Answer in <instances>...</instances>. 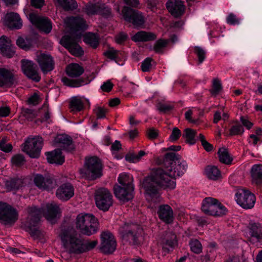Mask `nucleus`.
<instances>
[{
    "instance_id": "774afa93",
    "label": "nucleus",
    "mask_w": 262,
    "mask_h": 262,
    "mask_svg": "<svg viewBox=\"0 0 262 262\" xmlns=\"http://www.w3.org/2000/svg\"><path fill=\"white\" fill-rule=\"evenodd\" d=\"M113 86V84L110 81H107L101 85V88L103 91L108 92L112 90Z\"/></svg>"
},
{
    "instance_id": "2eb2a0df",
    "label": "nucleus",
    "mask_w": 262,
    "mask_h": 262,
    "mask_svg": "<svg viewBox=\"0 0 262 262\" xmlns=\"http://www.w3.org/2000/svg\"><path fill=\"white\" fill-rule=\"evenodd\" d=\"M29 19L32 24L46 33H50L52 29L51 22L47 17L31 13L29 15Z\"/></svg>"
},
{
    "instance_id": "9d476101",
    "label": "nucleus",
    "mask_w": 262,
    "mask_h": 262,
    "mask_svg": "<svg viewBox=\"0 0 262 262\" xmlns=\"http://www.w3.org/2000/svg\"><path fill=\"white\" fill-rule=\"evenodd\" d=\"M95 198L97 207L104 211L108 210L113 204V196L106 188H100L97 189Z\"/></svg>"
},
{
    "instance_id": "a19ab883",
    "label": "nucleus",
    "mask_w": 262,
    "mask_h": 262,
    "mask_svg": "<svg viewBox=\"0 0 262 262\" xmlns=\"http://www.w3.org/2000/svg\"><path fill=\"white\" fill-rule=\"evenodd\" d=\"M58 5L61 6L64 10H73L76 7L75 0H55Z\"/></svg>"
},
{
    "instance_id": "58836bf2",
    "label": "nucleus",
    "mask_w": 262,
    "mask_h": 262,
    "mask_svg": "<svg viewBox=\"0 0 262 262\" xmlns=\"http://www.w3.org/2000/svg\"><path fill=\"white\" fill-rule=\"evenodd\" d=\"M146 155L143 150H140L138 154L129 152L125 157V160L130 163H137L139 162L141 158Z\"/></svg>"
},
{
    "instance_id": "9b49d317",
    "label": "nucleus",
    "mask_w": 262,
    "mask_h": 262,
    "mask_svg": "<svg viewBox=\"0 0 262 262\" xmlns=\"http://www.w3.org/2000/svg\"><path fill=\"white\" fill-rule=\"evenodd\" d=\"M237 203L244 209H251L255 203V197L250 191L245 188L238 189L236 193Z\"/></svg>"
},
{
    "instance_id": "2f4dec72",
    "label": "nucleus",
    "mask_w": 262,
    "mask_h": 262,
    "mask_svg": "<svg viewBox=\"0 0 262 262\" xmlns=\"http://www.w3.org/2000/svg\"><path fill=\"white\" fill-rule=\"evenodd\" d=\"M156 35L151 32L141 31L132 37V39L135 41H149L156 39Z\"/></svg>"
},
{
    "instance_id": "a211bd4d",
    "label": "nucleus",
    "mask_w": 262,
    "mask_h": 262,
    "mask_svg": "<svg viewBox=\"0 0 262 262\" xmlns=\"http://www.w3.org/2000/svg\"><path fill=\"white\" fill-rule=\"evenodd\" d=\"M21 62L24 74L34 81L38 82L40 77L38 75L36 65L33 61L27 59H23Z\"/></svg>"
},
{
    "instance_id": "4be33fe9",
    "label": "nucleus",
    "mask_w": 262,
    "mask_h": 262,
    "mask_svg": "<svg viewBox=\"0 0 262 262\" xmlns=\"http://www.w3.org/2000/svg\"><path fill=\"white\" fill-rule=\"evenodd\" d=\"M34 182L36 186L42 189H52L56 186L55 180L50 176L43 177L41 174H37L34 177Z\"/></svg>"
},
{
    "instance_id": "5fc2aeb1",
    "label": "nucleus",
    "mask_w": 262,
    "mask_h": 262,
    "mask_svg": "<svg viewBox=\"0 0 262 262\" xmlns=\"http://www.w3.org/2000/svg\"><path fill=\"white\" fill-rule=\"evenodd\" d=\"M98 14L102 15L106 18H108L112 16L111 9L104 4H101L100 11Z\"/></svg>"
},
{
    "instance_id": "a878e982",
    "label": "nucleus",
    "mask_w": 262,
    "mask_h": 262,
    "mask_svg": "<svg viewBox=\"0 0 262 262\" xmlns=\"http://www.w3.org/2000/svg\"><path fill=\"white\" fill-rule=\"evenodd\" d=\"M158 214L160 219L166 223L170 224L173 222V210L168 205H160L158 208Z\"/></svg>"
},
{
    "instance_id": "bb28decb",
    "label": "nucleus",
    "mask_w": 262,
    "mask_h": 262,
    "mask_svg": "<svg viewBox=\"0 0 262 262\" xmlns=\"http://www.w3.org/2000/svg\"><path fill=\"white\" fill-rule=\"evenodd\" d=\"M5 24L11 29H19L22 26V21L19 15L14 12L8 13L6 15Z\"/></svg>"
},
{
    "instance_id": "473e14b6",
    "label": "nucleus",
    "mask_w": 262,
    "mask_h": 262,
    "mask_svg": "<svg viewBox=\"0 0 262 262\" xmlns=\"http://www.w3.org/2000/svg\"><path fill=\"white\" fill-rule=\"evenodd\" d=\"M252 181L256 185L262 184V164L254 165L250 171Z\"/></svg>"
},
{
    "instance_id": "49530a36",
    "label": "nucleus",
    "mask_w": 262,
    "mask_h": 262,
    "mask_svg": "<svg viewBox=\"0 0 262 262\" xmlns=\"http://www.w3.org/2000/svg\"><path fill=\"white\" fill-rule=\"evenodd\" d=\"M62 82L66 85L71 87H78L84 83V81L81 79L71 80L67 77H63L62 79Z\"/></svg>"
},
{
    "instance_id": "7ed1b4c3",
    "label": "nucleus",
    "mask_w": 262,
    "mask_h": 262,
    "mask_svg": "<svg viewBox=\"0 0 262 262\" xmlns=\"http://www.w3.org/2000/svg\"><path fill=\"white\" fill-rule=\"evenodd\" d=\"M28 216L25 222L23 223L22 227L34 239L41 238L44 233L37 227L40 219V211L35 207H29L27 208Z\"/></svg>"
},
{
    "instance_id": "ddd939ff",
    "label": "nucleus",
    "mask_w": 262,
    "mask_h": 262,
    "mask_svg": "<svg viewBox=\"0 0 262 262\" xmlns=\"http://www.w3.org/2000/svg\"><path fill=\"white\" fill-rule=\"evenodd\" d=\"M159 243L163 251L168 253L177 245V236L172 231H165L160 236Z\"/></svg>"
},
{
    "instance_id": "a18cd8bd",
    "label": "nucleus",
    "mask_w": 262,
    "mask_h": 262,
    "mask_svg": "<svg viewBox=\"0 0 262 262\" xmlns=\"http://www.w3.org/2000/svg\"><path fill=\"white\" fill-rule=\"evenodd\" d=\"M133 178L126 174H121L118 178V182L120 186L124 187H129L133 186L132 184Z\"/></svg>"
},
{
    "instance_id": "37998d69",
    "label": "nucleus",
    "mask_w": 262,
    "mask_h": 262,
    "mask_svg": "<svg viewBox=\"0 0 262 262\" xmlns=\"http://www.w3.org/2000/svg\"><path fill=\"white\" fill-rule=\"evenodd\" d=\"M196 132L189 128L185 129L184 133L183 135L184 138L186 139V142L190 144H194L196 140L195 136L196 135Z\"/></svg>"
},
{
    "instance_id": "f03ea898",
    "label": "nucleus",
    "mask_w": 262,
    "mask_h": 262,
    "mask_svg": "<svg viewBox=\"0 0 262 262\" xmlns=\"http://www.w3.org/2000/svg\"><path fill=\"white\" fill-rule=\"evenodd\" d=\"M59 236L63 246L70 253H81L83 240L73 227L62 225Z\"/></svg>"
},
{
    "instance_id": "6e6552de",
    "label": "nucleus",
    "mask_w": 262,
    "mask_h": 262,
    "mask_svg": "<svg viewBox=\"0 0 262 262\" xmlns=\"http://www.w3.org/2000/svg\"><path fill=\"white\" fill-rule=\"evenodd\" d=\"M42 142L41 137L29 138L22 145V150L31 158H37L40 154Z\"/></svg>"
},
{
    "instance_id": "393cba45",
    "label": "nucleus",
    "mask_w": 262,
    "mask_h": 262,
    "mask_svg": "<svg viewBox=\"0 0 262 262\" xmlns=\"http://www.w3.org/2000/svg\"><path fill=\"white\" fill-rule=\"evenodd\" d=\"M0 52L4 56L11 58L15 54L14 47L11 43L10 40L6 36L0 38Z\"/></svg>"
},
{
    "instance_id": "79ce46f5",
    "label": "nucleus",
    "mask_w": 262,
    "mask_h": 262,
    "mask_svg": "<svg viewBox=\"0 0 262 262\" xmlns=\"http://www.w3.org/2000/svg\"><path fill=\"white\" fill-rule=\"evenodd\" d=\"M85 43L90 45L93 48H96L99 45V40L97 36L93 33H88L84 37Z\"/></svg>"
},
{
    "instance_id": "8fccbe9b",
    "label": "nucleus",
    "mask_w": 262,
    "mask_h": 262,
    "mask_svg": "<svg viewBox=\"0 0 262 262\" xmlns=\"http://www.w3.org/2000/svg\"><path fill=\"white\" fill-rule=\"evenodd\" d=\"M168 43V40L159 39L154 46V50L157 53H162V49L165 48Z\"/></svg>"
},
{
    "instance_id": "f8f14e48",
    "label": "nucleus",
    "mask_w": 262,
    "mask_h": 262,
    "mask_svg": "<svg viewBox=\"0 0 262 262\" xmlns=\"http://www.w3.org/2000/svg\"><path fill=\"white\" fill-rule=\"evenodd\" d=\"M39 210V209H37ZM40 211V215L41 213L45 216L47 220L54 223L57 219H58L61 216V210L59 206L54 202H51L47 204Z\"/></svg>"
},
{
    "instance_id": "338daca9",
    "label": "nucleus",
    "mask_w": 262,
    "mask_h": 262,
    "mask_svg": "<svg viewBox=\"0 0 262 262\" xmlns=\"http://www.w3.org/2000/svg\"><path fill=\"white\" fill-rule=\"evenodd\" d=\"M147 135L150 139H154L158 137V130L154 128H150L147 130Z\"/></svg>"
},
{
    "instance_id": "f257e3e1",
    "label": "nucleus",
    "mask_w": 262,
    "mask_h": 262,
    "mask_svg": "<svg viewBox=\"0 0 262 262\" xmlns=\"http://www.w3.org/2000/svg\"><path fill=\"white\" fill-rule=\"evenodd\" d=\"M187 168V164L186 161L180 160L179 155L172 152L166 154L162 167L155 169L143 181L142 187L146 192L147 200L154 203L159 202L160 195L158 186L164 189H174L177 177L183 175Z\"/></svg>"
},
{
    "instance_id": "c756f323",
    "label": "nucleus",
    "mask_w": 262,
    "mask_h": 262,
    "mask_svg": "<svg viewBox=\"0 0 262 262\" xmlns=\"http://www.w3.org/2000/svg\"><path fill=\"white\" fill-rule=\"evenodd\" d=\"M94 216L89 213H80L75 220V226L77 229L79 231L84 228Z\"/></svg>"
},
{
    "instance_id": "4c0bfd02",
    "label": "nucleus",
    "mask_w": 262,
    "mask_h": 262,
    "mask_svg": "<svg viewBox=\"0 0 262 262\" xmlns=\"http://www.w3.org/2000/svg\"><path fill=\"white\" fill-rule=\"evenodd\" d=\"M23 185V181L20 179H13L6 181L5 186L8 191L16 190Z\"/></svg>"
},
{
    "instance_id": "e433bc0d",
    "label": "nucleus",
    "mask_w": 262,
    "mask_h": 262,
    "mask_svg": "<svg viewBox=\"0 0 262 262\" xmlns=\"http://www.w3.org/2000/svg\"><path fill=\"white\" fill-rule=\"evenodd\" d=\"M205 173L210 180H216L221 177V173L218 168L214 166H208L205 168Z\"/></svg>"
},
{
    "instance_id": "72a5a7b5",
    "label": "nucleus",
    "mask_w": 262,
    "mask_h": 262,
    "mask_svg": "<svg viewBox=\"0 0 262 262\" xmlns=\"http://www.w3.org/2000/svg\"><path fill=\"white\" fill-rule=\"evenodd\" d=\"M249 231L251 237L257 241L262 239V226L259 223L251 222L249 224Z\"/></svg>"
},
{
    "instance_id": "0eeeda50",
    "label": "nucleus",
    "mask_w": 262,
    "mask_h": 262,
    "mask_svg": "<svg viewBox=\"0 0 262 262\" xmlns=\"http://www.w3.org/2000/svg\"><path fill=\"white\" fill-rule=\"evenodd\" d=\"M16 209L6 203L0 202V222L5 225H12L18 220Z\"/></svg>"
},
{
    "instance_id": "c9c22d12",
    "label": "nucleus",
    "mask_w": 262,
    "mask_h": 262,
    "mask_svg": "<svg viewBox=\"0 0 262 262\" xmlns=\"http://www.w3.org/2000/svg\"><path fill=\"white\" fill-rule=\"evenodd\" d=\"M101 4L88 3L82 8V12L89 16L98 14L100 11Z\"/></svg>"
},
{
    "instance_id": "dca6fc26",
    "label": "nucleus",
    "mask_w": 262,
    "mask_h": 262,
    "mask_svg": "<svg viewBox=\"0 0 262 262\" xmlns=\"http://www.w3.org/2000/svg\"><path fill=\"white\" fill-rule=\"evenodd\" d=\"M36 60L44 74L52 71L54 68V61L51 55L45 53H38Z\"/></svg>"
},
{
    "instance_id": "412c9836",
    "label": "nucleus",
    "mask_w": 262,
    "mask_h": 262,
    "mask_svg": "<svg viewBox=\"0 0 262 262\" xmlns=\"http://www.w3.org/2000/svg\"><path fill=\"white\" fill-rule=\"evenodd\" d=\"M17 83L14 74L10 70L0 68V87L10 88Z\"/></svg>"
},
{
    "instance_id": "6ab92c4d",
    "label": "nucleus",
    "mask_w": 262,
    "mask_h": 262,
    "mask_svg": "<svg viewBox=\"0 0 262 262\" xmlns=\"http://www.w3.org/2000/svg\"><path fill=\"white\" fill-rule=\"evenodd\" d=\"M64 23L67 27L74 31L85 30L88 27L86 20L79 15L67 17Z\"/></svg>"
},
{
    "instance_id": "ea45409f",
    "label": "nucleus",
    "mask_w": 262,
    "mask_h": 262,
    "mask_svg": "<svg viewBox=\"0 0 262 262\" xmlns=\"http://www.w3.org/2000/svg\"><path fill=\"white\" fill-rule=\"evenodd\" d=\"M220 161L225 164H230L232 161V158L230 156L227 149L222 147L219 149L218 151Z\"/></svg>"
},
{
    "instance_id": "20e7f679",
    "label": "nucleus",
    "mask_w": 262,
    "mask_h": 262,
    "mask_svg": "<svg viewBox=\"0 0 262 262\" xmlns=\"http://www.w3.org/2000/svg\"><path fill=\"white\" fill-rule=\"evenodd\" d=\"M142 232V228L139 225L134 224H125L119 229V234L122 241L131 246L140 244L139 238Z\"/></svg>"
},
{
    "instance_id": "aec40b11",
    "label": "nucleus",
    "mask_w": 262,
    "mask_h": 262,
    "mask_svg": "<svg viewBox=\"0 0 262 262\" xmlns=\"http://www.w3.org/2000/svg\"><path fill=\"white\" fill-rule=\"evenodd\" d=\"M134 186L124 187L119 185L114 186V193L115 196L122 202H127L133 198Z\"/></svg>"
},
{
    "instance_id": "4d7b16f0",
    "label": "nucleus",
    "mask_w": 262,
    "mask_h": 262,
    "mask_svg": "<svg viewBox=\"0 0 262 262\" xmlns=\"http://www.w3.org/2000/svg\"><path fill=\"white\" fill-rule=\"evenodd\" d=\"M194 52L199 58V63H202L205 58V51L201 47H196L194 49Z\"/></svg>"
},
{
    "instance_id": "39448f33",
    "label": "nucleus",
    "mask_w": 262,
    "mask_h": 262,
    "mask_svg": "<svg viewBox=\"0 0 262 262\" xmlns=\"http://www.w3.org/2000/svg\"><path fill=\"white\" fill-rule=\"evenodd\" d=\"M82 178L95 180L102 175V163L97 157L86 158L83 168L79 170Z\"/></svg>"
},
{
    "instance_id": "0e129e2a",
    "label": "nucleus",
    "mask_w": 262,
    "mask_h": 262,
    "mask_svg": "<svg viewBox=\"0 0 262 262\" xmlns=\"http://www.w3.org/2000/svg\"><path fill=\"white\" fill-rule=\"evenodd\" d=\"M119 51L114 49H110L104 53V55L111 60H115L118 57Z\"/></svg>"
},
{
    "instance_id": "69168bd1",
    "label": "nucleus",
    "mask_w": 262,
    "mask_h": 262,
    "mask_svg": "<svg viewBox=\"0 0 262 262\" xmlns=\"http://www.w3.org/2000/svg\"><path fill=\"white\" fill-rule=\"evenodd\" d=\"M106 112V109L101 107H98L95 110V112L99 119L104 118Z\"/></svg>"
},
{
    "instance_id": "c85d7f7f",
    "label": "nucleus",
    "mask_w": 262,
    "mask_h": 262,
    "mask_svg": "<svg viewBox=\"0 0 262 262\" xmlns=\"http://www.w3.org/2000/svg\"><path fill=\"white\" fill-rule=\"evenodd\" d=\"M98 222L97 219L94 216L90 221L89 224H87L80 232L83 235L91 236L96 233L98 230Z\"/></svg>"
},
{
    "instance_id": "f3484780",
    "label": "nucleus",
    "mask_w": 262,
    "mask_h": 262,
    "mask_svg": "<svg viewBox=\"0 0 262 262\" xmlns=\"http://www.w3.org/2000/svg\"><path fill=\"white\" fill-rule=\"evenodd\" d=\"M60 43L74 56H80L83 53L81 48L76 42V40L69 35L63 36Z\"/></svg>"
},
{
    "instance_id": "1a4fd4ad",
    "label": "nucleus",
    "mask_w": 262,
    "mask_h": 262,
    "mask_svg": "<svg viewBox=\"0 0 262 262\" xmlns=\"http://www.w3.org/2000/svg\"><path fill=\"white\" fill-rule=\"evenodd\" d=\"M122 13L124 20L132 23L135 28H140L144 26L145 19L141 12L124 6Z\"/></svg>"
},
{
    "instance_id": "13d9d810",
    "label": "nucleus",
    "mask_w": 262,
    "mask_h": 262,
    "mask_svg": "<svg viewBox=\"0 0 262 262\" xmlns=\"http://www.w3.org/2000/svg\"><path fill=\"white\" fill-rule=\"evenodd\" d=\"M12 161L13 164L17 166H19L24 164L25 162V159L23 155H17L13 157Z\"/></svg>"
},
{
    "instance_id": "052dcab7",
    "label": "nucleus",
    "mask_w": 262,
    "mask_h": 262,
    "mask_svg": "<svg viewBox=\"0 0 262 262\" xmlns=\"http://www.w3.org/2000/svg\"><path fill=\"white\" fill-rule=\"evenodd\" d=\"M157 108L161 112L165 113L172 109L171 105L159 102L157 105Z\"/></svg>"
},
{
    "instance_id": "603ef678",
    "label": "nucleus",
    "mask_w": 262,
    "mask_h": 262,
    "mask_svg": "<svg viewBox=\"0 0 262 262\" xmlns=\"http://www.w3.org/2000/svg\"><path fill=\"white\" fill-rule=\"evenodd\" d=\"M97 244V241H93L92 242L87 241L85 242L83 241L81 253L91 250L96 247Z\"/></svg>"
},
{
    "instance_id": "f704fd0d",
    "label": "nucleus",
    "mask_w": 262,
    "mask_h": 262,
    "mask_svg": "<svg viewBox=\"0 0 262 262\" xmlns=\"http://www.w3.org/2000/svg\"><path fill=\"white\" fill-rule=\"evenodd\" d=\"M67 75L71 77H77L84 72L83 69L77 63L69 64L66 69Z\"/></svg>"
},
{
    "instance_id": "09e8293b",
    "label": "nucleus",
    "mask_w": 262,
    "mask_h": 262,
    "mask_svg": "<svg viewBox=\"0 0 262 262\" xmlns=\"http://www.w3.org/2000/svg\"><path fill=\"white\" fill-rule=\"evenodd\" d=\"M222 86L220 80L217 78L213 79L212 89L210 90L212 95L216 96L222 90Z\"/></svg>"
},
{
    "instance_id": "6e6d98bb",
    "label": "nucleus",
    "mask_w": 262,
    "mask_h": 262,
    "mask_svg": "<svg viewBox=\"0 0 262 262\" xmlns=\"http://www.w3.org/2000/svg\"><path fill=\"white\" fill-rule=\"evenodd\" d=\"M244 132V129L242 125L240 124L235 125L232 126L230 129V136H234L242 134Z\"/></svg>"
},
{
    "instance_id": "5701e85b",
    "label": "nucleus",
    "mask_w": 262,
    "mask_h": 262,
    "mask_svg": "<svg viewBox=\"0 0 262 262\" xmlns=\"http://www.w3.org/2000/svg\"><path fill=\"white\" fill-rule=\"evenodd\" d=\"M56 195L61 201H68L74 195V188L69 183L63 184L57 188Z\"/></svg>"
},
{
    "instance_id": "680f3d73",
    "label": "nucleus",
    "mask_w": 262,
    "mask_h": 262,
    "mask_svg": "<svg viewBox=\"0 0 262 262\" xmlns=\"http://www.w3.org/2000/svg\"><path fill=\"white\" fill-rule=\"evenodd\" d=\"M22 115L28 120L35 117V114L34 111L29 108H24L22 111Z\"/></svg>"
},
{
    "instance_id": "4468645a",
    "label": "nucleus",
    "mask_w": 262,
    "mask_h": 262,
    "mask_svg": "<svg viewBox=\"0 0 262 262\" xmlns=\"http://www.w3.org/2000/svg\"><path fill=\"white\" fill-rule=\"evenodd\" d=\"M116 248V242L113 234L108 231L101 235L100 250L105 254L112 253Z\"/></svg>"
},
{
    "instance_id": "3c124183",
    "label": "nucleus",
    "mask_w": 262,
    "mask_h": 262,
    "mask_svg": "<svg viewBox=\"0 0 262 262\" xmlns=\"http://www.w3.org/2000/svg\"><path fill=\"white\" fill-rule=\"evenodd\" d=\"M17 45L20 48L28 50L31 47L30 41L28 39H25L23 37H19L16 40Z\"/></svg>"
},
{
    "instance_id": "cd10ccee",
    "label": "nucleus",
    "mask_w": 262,
    "mask_h": 262,
    "mask_svg": "<svg viewBox=\"0 0 262 262\" xmlns=\"http://www.w3.org/2000/svg\"><path fill=\"white\" fill-rule=\"evenodd\" d=\"M55 144H59L60 146L68 151L74 149L72 140L71 137L67 135H59L54 139Z\"/></svg>"
},
{
    "instance_id": "864d4df0",
    "label": "nucleus",
    "mask_w": 262,
    "mask_h": 262,
    "mask_svg": "<svg viewBox=\"0 0 262 262\" xmlns=\"http://www.w3.org/2000/svg\"><path fill=\"white\" fill-rule=\"evenodd\" d=\"M7 138L4 137L0 141V149L2 151L8 152L12 149V145L10 143H7Z\"/></svg>"
},
{
    "instance_id": "e2e57ef3",
    "label": "nucleus",
    "mask_w": 262,
    "mask_h": 262,
    "mask_svg": "<svg viewBox=\"0 0 262 262\" xmlns=\"http://www.w3.org/2000/svg\"><path fill=\"white\" fill-rule=\"evenodd\" d=\"M181 135L180 130L177 128L174 127L173 128L171 135L170 136L169 139L172 141L177 140Z\"/></svg>"
},
{
    "instance_id": "de8ad7c7",
    "label": "nucleus",
    "mask_w": 262,
    "mask_h": 262,
    "mask_svg": "<svg viewBox=\"0 0 262 262\" xmlns=\"http://www.w3.org/2000/svg\"><path fill=\"white\" fill-rule=\"evenodd\" d=\"M191 251L196 253L199 254L202 252V246L201 243L196 239H192L189 243Z\"/></svg>"
},
{
    "instance_id": "c03bdc74",
    "label": "nucleus",
    "mask_w": 262,
    "mask_h": 262,
    "mask_svg": "<svg viewBox=\"0 0 262 262\" xmlns=\"http://www.w3.org/2000/svg\"><path fill=\"white\" fill-rule=\"evenodd\" d=\"M70 108L72 112H79L83 109V104L80 99L73 97L70 101Z\"/></svg>"
},
{
    "instance_id": "423d86ee",
    "label": "nucleus",
    "mask_w": 262,
    "mask_h": 262,
    "mask_svg": "<svg viewBox=\"0 0 262 262\" xmlns=\"http://www.w3.org/2000/svg\"><path fill=\"white\" fill-rule=\"evenodd\" d=\"M202 210L206 214L213 216H222L227 212L226 208L218 200L210 197L203 200Z\"/></svg>"
},
{
    "instance_id": "7c9ffc66",
    "label": "nucleus",
    "mask_w": 262,
    "mask_h": 262,
    "mask_svg": "<svg viewBox=\"0 0 262 262\" xmlns=\"http://www.w3.org/2000/svg\"><path fill=\"white\" fill-rule=\"evenodd\" d=\"M48 161L52 164H62L64 161V157L62 155L60 149H56L47 154Z\"/></svg>"
},
{
    "instance_id": "bf43d9fd",
    "label": "nucleus",
    "mask_w": 262,
    "mask_h": 262,
    "mask_svg": "<svg viewBox=\"0 0 262 262\" xmlns=\"http://www.w3.org/2000/svg\"><path fill=\"white\" fill-rule=\"evenodd\" d=\"M152 59L150 57L146 58L142 62L141 65L142 70L143 72H148L151 67Z\"/></svg>"
},
{
    "instance_id": "b1692460",
    "label": "nucleus",
    "mask_w": 262,
    "mask_h": 262,
    "mask_svg": "<svg viewBox=\"0 0 262 262\" xmlns=\"http://www.w3.org/2000/svg\"><path fill=\"white\" fill-rule=\"evenodd\" d=\"M168 11L174 17L182 15L185 10V7L181 0H169L166 3Z\"/></svg>"
}]
</instances>
